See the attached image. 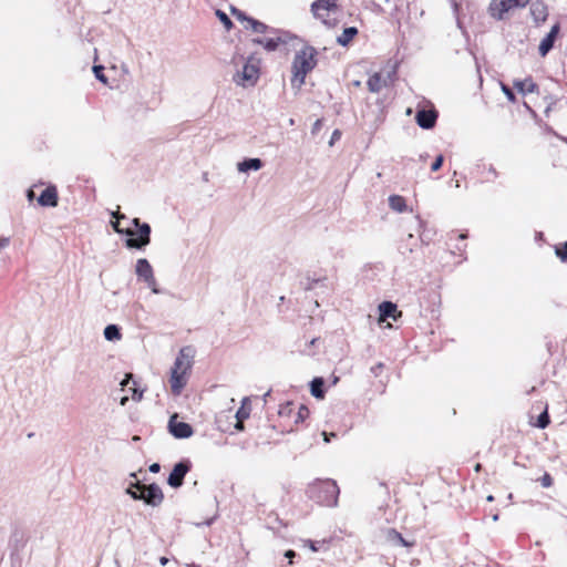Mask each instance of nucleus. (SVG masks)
<instances>
[{"label":"nucleus","mask_w":567,"mask_h":567,"mask_svg":"<svg viewBox=\"0 0 567 567\" xmlns=\"http://www.w3.org/2000/svg\"><path fill=\"white\" fill-rule=\"evenodd\" d=\"M113 219L111 220V226L115 233L125 235L127 238L125 239V246L130 249L144 250L147 245L151 243V226L147 223H142L140 218H133L131 220L132 225L136 228L133 230L130 227L122 228L120 226V219H125V215L113 212Z\"/></svg>","instance_id":"obj_1"},{"label":"nucleus","mask_w":567,"mask_h":567,"mask_svg":"<svg viewBox=\"0 0 567 567\" xmlns=\"http://www.w3.org/2000/svg\"><path fill=\"white\" fill-rule=\"evenodd\" d=\"M194 351L190 347L181 349L171 371V389L175 395L181 394L187 383L186 374L193 365Z\"/></svg>","instance_id":"obj_2"},{"label":"nucleus","mask_w":567,"mask_h":567,"mask_svg":"<svg viewBox=\"0 0 567 567\" xmlns=\"http://www.w3.org/2000/svg\"><path fill=\"white\" fill-rule=\"evenodd\" d=\"M317 50L311 45H305L299 50L292 61V85L300 87L305 83L306 75L317 65Z\"/></svg>","instance_id":"obj_3"},{"label":"nucleus","mask_w":567,"mask_h":567,"mask_svg":"<svg viewBox=\"0 0 567 567\" xmlns=\"http://www.w3.org/2000/svg\"><path fill=\"white\" fill-rule=\"evenodd\" d=\"M340 489L333 480H318L307 488L309 498L324 506H336Z\"/></svg>","instance_id":"obj_4"},{"label":"nucleus","mask_w":567,"mask_h":567,"mask_svg":"<svg viewBox=\"0 0 567 567\" xmlns=\"http://www.w3.org/2000/svg\"><path fill=\"white\" fill-rule=\"evenodd\" d=\"M269 37L256 38L252 40L255 44L264 47L268 52L276 51L279 45L288 43L292 35L289 32L275 29L268 34Z\"/></svg>","instance_id":"obj_5"},{"label":"nucleus","mask_w":567,"mask_h":567,"mask_svg":"<svg viewBox=\"0 0 567 567\" xmlns=\"http://www.w3.org/2000/svg\"><path fill=\"white\" fill-rule=\"evenodd\" d=\"M529 0H492L488 7L491 17L496 20H503L505 13L514 8L525 7Z\"/></svg>","instance_id":"obj_6"},{"label":"nucleus","mask_w":567,"mask_h":567,"mask_svg":"<svg viewBox=\"0 0 567 567\" xmlns=\"http://www.w3.org/2000/svg\"><path fill=\"white\" fill-rule=\"evenodd\" d=\"M192 463L188 460H183L176 463L168 475L167 484L173 488H178L183 485L186 474L190 471Z\"/></svg>","instance_id":"obj_7"},{"label":"nucleus","mask_w":567,"mask_h":567,"mask_svg":"<svg viewBox=\"0 0 567 567\" xmlns=\"http://www.w3.org/2000/svg\"><path fill=\"white\" fill-rule=\"evenodd\" d=\"M141 493L144 496L142 497L141 501H143L146 505H151L153 507L161 505L164 499L163 491L156 483H152L148 485L142 484Z\"/></svg>","instance_id":"obj_8"},{"label":"nucleus","mask_w":567,"mask_h":567,"mask_svg":"<svg viewBox=\"0 0 567 567\" xmlns=\"http://www.w3.org/2000/svg\"><path fill=\"white\" fill-rule=\"evenodd\" d=\"M337 9L336 0H316L311 4V12L317 19H320L323 24L327 27H333L336 24L334 20H329L324 18L321 11H334Z\"/></svg>","instance_id":"obj_9"},{"label":"nucleus","mask_w":567,"mask_h":567,"mask_svg":"<svg viewBox=\"0 0 567 567\" xmlns=\"http://www.w3.org/2000/svg\"><path fill=\"white\" fill-rule=\"evenodd\" d=\"M258 76H259V69H258V66L256 64L251 63L250 60H248L244 64L243 71L238 72L234 76V80L238 84H243V85L250 84V85H254L256 83V81L258 80Z\"/></svg>","instance_id":"obj_10"},{"label":"nucleus","mask_w":567,"mask_h":567,"mask_svg":"<svg viewBox=\"0 0 567 567\" xmlns=\"http://www.w3.org/2000/svg\"><path fill=\"white\" fill-rule=\"evenodd\" d=\"M168 431L175 439H188L194 430L190 424L177 421V414H173L168 421Z\"/></svg>","instance_id":"obj_11"},{"label":"nucleus","mask_w":567,"mask_h":567,"mask_svg":"<svg viewBox=\"0 0 567 567\" xmlns=\"http://www.w3.org/2000/svg\"><path fill=\"white\" fill-rule=\"evenodd\" d=\"M439 113L435 109H420L416 111L415 121L423 130H431L435 126Z\"/></svg>","instance_id":"obj_12"},{"label":"nucleus","mask_w":567,"mask_h":567,"mask_svg":"<svg viewBox=\"0 0 567 567\" xmlns=\"http://www.w3.org/2000/svg\"><path fill=\"white\" fill-rule=\"evenodd\" d=\"M560 24L555 23L546 37L542 40L538 51L542 56H546L549 51L554 48L555 41L559 34Z\"/></svg>","instance_id":"obj_13"},{"label":"nucleus","mask_w":567,"mask_h":567,"mask_svg":"<svg viewBox=\"0 0 567 567\" xmlns=\"http://www.w3.org/2000/svg\"><path fill=\"white\" fill-rule=\"evenodd\" d=\"M58 192L55 186H48L38 198L39 205L43 207H55L58 205Z\"/></svg>","instance_id":"obj_14"},{"label":"nucleus","mask_w":567,"mask_h":567,"mask_svg":"<svg viewBox=\"0 0 567 567\" xmlns=\"http://www.w3.org/2000/svg\"><path fill=\"white\" fill-rule=\"evenodd\" d=\"M135 274L141 281L151 279L154 276L153 268L146 258H140L136 261Z\"/></svg>","instance_id":"obj_15"},{"label":"nucleus","mask_w":567,"mask_h":567,"mask_svg":"<svg viewBox=\"0 0 567 567\" xmlns=\"http://www.w3.org/2000/svg\"><path fill=\"white\" fill-rule=\"evenodd\" d=\"M379 315L380 320H386L389 318H392L394 320L398 319V317L401 316V312L398 311V307L392 301H383L379 305Z\"/></svg>","instance_id":"obj_16"},{"label":"nucleus","mask_w":567,"mask_h":567,"mask_svg":"<svg viewBox=\"0 0 567 567\" xmlns=\"http://www.w3.org/2000/svg\"><path fill=\"white\" fill-rule=\"evenodd\" d=\"M514 87L522 94L538 92V85L533 81L532 78L525 80H515L513 82Z\"/></svg>","instance_id":"obj_17"},{"label":"nucleus","mask_w":567,"mask_h":567,"mask_svg":"<svg viewBox=\"0 0 567 567\" xmlns=\"http://www.w3.org/2000/svg\"><path fill=\"white\" fill-rule=\"evenodd\" d=\"M262 166L264 162L260 158H245L237 164V169L240 173H248L249 171H259Z\"/></svg>","instance_id":"obj_18"},{"label":"nucleus","mask_w":567,"mask_h":567,"mask_svg":"<svg viewBox=\"0 0 567 567\" xmlns=\"http://www.w3.org/2000/svg\"><path fill=\"white\" fill-rule=\"evenodd\" d=\"M530 14L536 22H544L547 19V6L543 1H535L530 6Z\"/></svg>","instance_id":"obj_19"},{"label":"nucleus","mask_w":567,"mask_h":567,"mask_svg":"<svg viewBox=\"0 0 567 567\" xmlns=\"http://www.w3.org/2000/svg\"><path fill=\"white\" fill-rule=\"evenodd\" d=\"M310 393L316 399H323L326 394L324 380L321 377H316L310 382Z\"/></svg>","instance_id":"obj_20"},{"label":"nucleus","mask_w":567,"mask_h":567,"mask_svg":"<svg viewBox=\"0 0 567 567\" xmlns=\"http://www.w3.org/2000/svg\"><path fill=\"white\" fill-rule=\"evenodd\" d=\"M367 85L370 92L379 93L386 85V80L382 79L380 73H374L369 78Z\"/></svg>","instance_id":"obj_21"},{"label":"nucleus","mask_w":567,"mask_h":567,"mask_svg":"<svg viewBox=\"0 0 567 567\" xmlns=\"http://www.w3.org/2000/svg\"><path fill=\"white\" fill-rule=\"evenodd\" d=\"M357 34L358 29L355 27H348L343 30L341 35L337 38V42L342 47H347Z\"/></svg>","instance_id":"obj_22"},{"label":"nucleus","mask_w":567,"mask_h":567,"mask_svg":"<svg viewBox=\"0 0 567 567\" xmlns=\"http://www.w3.org/2000/svg\"><path fill=\"white\" fill-rule=\"evenodd\" d=\"M389 206L392 210H395L398 213H402L406 209L405 199L400 195H391L389 197Z\"/></svg>","instance_id":"obj_23"},{"label":"nucleus","mask_w":567,"mask_h":567,"mask_svg":"<svg viewBox=\"0 0 567 567\" xmlns=\"http://www.w3.org/2000/svg\"><path fill=\"white\" fill-rule=\"evenodd\" d=\"M103 333H104V338L107 341H117L122 338L121 330H120L118 326H116V324H107L104 328Z\"/></svg>","instance_id":"obj_24"},{"label":"nucleus","mask_w":567,"mask_h":567,"mask_svg":"<svg viewBox=\"0 0 567 567\" xmlns=\"http://www.w3.org/2000/svg\"><path fill=\"white\" fill-rule=\"evenodd\" d=\"M249 27L251 28V30L254 32L264 33V34H269L271 32V30H275V28H271V27L267 25L266 23L258 21L254 18L249 19Z\"/></svg>","instance_id":"obj_25"},{"label":"nucleus","mask_w":567,"mask_h":567,"mask_svg":"<svg viewBox=\"0 0 567 567\" xmlns=\"http://www.w3.org/2000/svg\"><path fill=\"white\" fill-rule=\"evenodd\" d=\"M388 539L390 542H393L395 544H400L401 546L403 547H410L412 546V543H409L408 540H405L402 535L396 532L395 529L391 528L388 530Z\"/></svg>","instance_id":"obj_26"},{"label":"nucleus","mask_w":567,"mask_h":567,"mask_svg":"<svg viewBox=\"0 0 567 567\" xmlns=\"http://www.w3.org/2000/svg\"><path fill=\"white\" fill-rule=\"evenodd\" d=\"M141 486H142V483L140 482H136V483H132L127 488H126V494L130 495L133 499L135 501H141L142 497H144L141 493Z\"/></svg>","instance_id":"obj_27"},{"label":"nucleus","mask_w":567,"mask_h":567,"mask_svg":"<svg viewBox=\"0 0 567 567\" xmlns=\"http://www.w3.org/2000/svg\"><path fill=\"white\" fill-rule=\"evenodd\" d=\"M247 401H248V398H245L243 400V405L240 406V409L236 413L238 422H240L244 419H247L249 416V410H246V408H245V404H246ZM236 429L243 430V426L239 425V423H237Z\"/></svg>","instance_id":"obj_28"},{"label":"nucleus","mask_w":567,"mask_h":567,"mask_svg":"<svg viewBox=\"0 0 567 567\" xmlns=\"http://www.w3.org/2000/svg\"><path fill=\"white\" fill-rule=\"evenodd\" d=\"M550 423V417H549V414L547 412V410L543 411L538 417H537V421L535 423V425L538 427V429H546Z\"/></svg>","instance_id":"obj_29"},{"label":"nucleus","mask_w":567,"mask_h":567,"mask_svg":"<svg viewBox=\"0 0 567 567\" xmlns=\"http://www.w3.org/2000/svg\"><path fill=\"white\" fill-rule=\"evenodd\" d=\"M216 16L220 20V22L224 24L226 30H230L233 28V25H234L233 21L230 20V18L224 11L217 10L216 11Z\"/></svg>","instance_id":"obj_30"},{"label":"nucleus","mask_w":567,"mask_h":567,"mask_svg":"<svg viewBox=\"0 0 567 567\" xmlns=\"http://www.w3.org/2000/svg\"><path fill=\"white\" fill-rule=\"evenodd\" d=\"M555 254L561 261H567V243L557 245Z\"/></svg>","instance_id":"obj_31"},{"label":"nucleus","mask_w":567,"mask_h":567,"mask_svg":"<svg viewBox=\"0 0 567 567\" xmlns=\"http://www.w3.org/2000/svg\"><path fill=\"white\" fill-rule=\"evenodd\" d=\"M309 414H310L309 409L306 405L301 404L297 412L295 422L296 423L303 422L309 416Z\"/></svg>","instance_id":"obj_32"},{"label":"nucleus","mask_w":567,"mask_h":567,"mask_svg":"<svg viewBox=\"0 0 567 567\" xmlns=\"http://www.w3.org/2000/svg\"><path fill=\"white\" fill-rule=\"evenodd\" d=\"M93 72H94L95 78L99 81H101L102 83H106L107 82V78L104 74V66L103 65H94L93 66Z\"/></svg>","instance_id":"obj_33"},{"label":"nucleus","mask_w":567,"mask_h":567,"mask_svg":"<svg viewBox=\"0 0 567 567\" xmlns=\"http://www.w3.org/2000/svg\"><path fill=\"white\" fill-rule=\"evenodd\" d=\"M231 13L237 20L246 21L248 24H249V19H252L251 17H248L244 11H241L237 8H231Z\"/></svg>","instance_id":"obj_34"},{"label":"nucleus","mask_w":567,"mask_h":567,"mask_svg":"<svg viewBox=\"0 0 567 567\" xmlns=\"http://www.w3.org/2000/svg\"><path fill=\"white\" fill-rule=\"evenodd\" d=\"M501 85H502V91L506 95L507 100L509 102H512V103H515L516 102V95L513 92V90L508 85H506L504 83H501Z\"/></svg>","instance_id":"obj_35"},{"label":"nucleus","mask_w":567,"mask_h":567,"mask_svg":"<svg viewBox=\"0 0 567 567\" xmlns=\"http://www.w3.org/2000/svg\"><path fill=\"white\" fill-rule=\"evenodd\" d=\"M144 282L152 290L153 293L158 295L162 292L161 289L157 288L155 276H153L151 279L145 280Z\"/></svg>","instance_id":"obj_36"},{"label":"nucleus","mask_w":567,"mask_h":567,"mask_svg":"<svg viewBox=\"0 0 567 567\" xmlns=\"http://www.w3.org/2000/svg\"><path fill=\"white\" fill-rule=\"evenodd\" d=\"M443 163H444V156L442 154L437 155L431 165V171L437 172L442 167Z\"/></svg>","instance_id":"obj_37"},{"label":"nucleus","mask_w":567,"mask_h":567,"mask_svg":"<svg viewBox=\"0 0 567 567\" xmlns=\"http://www.w3.org/2000/svg\"><path fill=\"white\" fill-rule=\"evenodd\" d=\"M291 412H292V403L287 402L286 404L280 406L278 413L280 416H289Z\"/></svg>","instance_id":"obj_38"},{"label":"nucleus","mask_w":567,"mask_h":567,"mask_svg":"<svg viewBox=\"0 0 567 567\" xmlns=\"http://www.w3.org/2000/svg\"><path fill=\"white\" fill-rule=\"evenodd\" d=\"M539 481L543 487L548 488L553 485V477L548 473H545Z\"/></svg>","instance_id":"obj_39"},{"label":"nucleus","mask_w":567,"mask_h":567,"mask_svg":"<svg viewBox=\"0 0 567 567\" xmlns=\"http://www.w3.org/2000/svg\"><path fill=\"white\" fill-rule=\"evenodd\" d=\"M384 368V364L382 362H379L377 363L375 365H373L371 368V372L375 375V377H379L381 371L383 370Z\"/></svg>","instance_id":"obj_40"},{"label":"nucleus","mask_w":567,"mask_h":567,"mask_svg":"<svg viewBox=\"0 0 567 567\" xmlns=\"http://www.w3.org/2000/svg\"><path fill=\"white\" fill-rule=\"evenodd\" d=\"M130 390H132V399L134 401H141L142 400V396H143V392L142 391H138L136 388H131Z\"/></svg>","instance_id":"obj_41"},{"label":"nucleus","mask_w":567,"mask_h":567,"mask_svg":"<svg viewBox=\"0 0 567 567\" xmlns=\"http://www.w3.org/2000/svg\"><path fill=\"white\" fill-rule=\"evenodd\" d=\"M320 281V279H311V278H307V282L303 284L305 285V289L306 290H311L315 286V284H318Z\"/></svg>","instance_id":"obj_42"},{"label":"nucleus","mask_w":567,"mask_h":567,"mask_svg":"<svg viewBox=\"0 0 567 567\" xmlns=\"http://www.w3.org/2000/svg\"><path fill=\"white\" fill-rule=\"evenodd\" d=\"M131 381H133L134 385L136 384V382L133 380V375L128 373L125 375L124 380L121 382L122 388L124 389L125 386H127Z\"/></svg>","instance_id":"obj_43"},{"label":"nucleus","mask_w":567,"mask_h":567,"mask_svg":"<svg viewBox=\"0 0 567 567\" xmlns=\"http://www.w3.org/2000/svg\"><path fill=\"white\" fill-rule=\"evenodd\" d=\"M341 136V132L339 130H336L333 131L332 135H331V140L329 142L330 145H333V143L339 140Z\"/></svg>","instance_id":"obj_44"},{"label":"nucleus","mask_w":567,"mask_h":567,"mask_svg":"<svg viewBox=\"0 0 567 567\" xmlns=\"http://www.w3.org/2000/svg\"><path fill=\"white\" fill-rule=\"evenodd\" d=\"M322 436L326 443H329L332 437H336L334 433L322 432Z\"/></svg>","instance_id":"obj_45"},{"label":"nucleus","mask_w":567,"mask_h":567,"mask_svg":"<svg viewBox=\"0 0 567 567\" xmlns=\"http://www.w3.org/2000/svg\"><path fill=\"white\" fill-rule=\"evenodd\" d=\"M161 471V465L158 463H153L150 465V472L158 473Z\"/></svg>","instance_id":"obj_46"},{"label":"nucleus","mask_w":567,"mask_h":567,"mask_svg":"<svg viewBox=\"0 0 567 567\" xmlns=\"http://www.w3.org/2000/svg\"><path fill=\"white\" fill-rule=\"evenodd\" d=\"M321 125H322V121L321 120H317L315 122L313 126H312V133L318 132L320 130Z\"/></svg>","instance_id":"obj_47"},{"label":"nucleus","mask_w":567,"mask_h":567,"mask_svg":"<svg viewBox=\"0 0 567 567\" xmlns=\"http://www.w3.org/2000/svg\"><path fill=\"white\" fill-rule=\"evenodd\" d=\"M9 245V238H0V250L6 248Z\"/></svg>","instance_id":"obj_48"},{"label":"nucleus","mask_w":567,"mask_h":567,"mask_svg":"<svg viewBox=\"0 0 567 567\" xmlns=\"http://www.w3.org/2000/svg\"><path fill=\"white\" fill-rule=\"evenodd\" d=\"M296 556V553L291 549L287 550L285 553V557H287L289 559V563L291 564V559Z\"/></svg>","instance_id":"obj_49"},{"label":"nucleus","mask_w":567,"mask_h":567,"mask_svg":"<svg viewBox=\"0 0 567 567\" xmlns=\"http://www.w3.org/2000/svg\"><path fill=\"white\" fill-rule=\"evenodd\" d=\"M167 563H168V558H167V557H164V556H163V557H161V558H159V564H161L162 566L167 565Z\"/></svg>","instance_id":"obj_50"},{"label":"nucleus","mask_w":567,"mask_h":567,"mask_svg":"<svg viewBox=\"0 0 567 567\" xmlns=\"http://www.w3.org/2000/svg\"><path fill=\"white\" fill-rule=\"evenodd\" d=\"M309 544H310V548H311L312 551H317L318 550V547L316 546L315 542L309 540Z\"/></svg>","instance_id":"obj_51"},{"label":"nucleus","mask_w":567,"mask_h":567,"mask_svg":"<svg viewBox=\"0 0 567 567\" xmlns=\"http://www.w3.org/2000/svg\"><path fill=\"white\" fill-rule=\"evenodd\" d=\"M269 395H270V390L264 394V396H262L264 402H267V399Z\"/></svg>","instance_id":"obj_52"},{"label":"nucleus","mask_w":567,"mask_h":567,"mask_svg":"<svg viewBox=\"0 0 567 567\" xmlns=\"http://www.w3.org/2000/svg\"><path fill=\"white\" fill-rule=\"evenodd\" d=\"M214 519H215V517L209 518V519H207L204 524H205V525H207V526H209V525H212V524H213Z\"/></svg>","instance_id":"obj_53"},{"label":"nucleus","mask_w":567,"mask_h":567,"mask_svg":"<svg viewBox=\"0 0 567 567\" xmlns=\"http://www.w3.org/2000/svg\"><path fill=\"white\" fill-rule=\"evenodd\" d=\"M127 400H128V399H127V396L122 398V400H121V404H122V405H125V403L127 402Z\"/></svg>","instance_id":"obj_54"},{"label":"nucleus","mask_w":567,"mask_h":567,"mask_svg":"<svg viewBox=\"0 0 567 567\" xmlns=\"http://www.w3.org/2000/svg\"><path fill=\"white\" fill-rule=\"evenodd\" d=\"M481 468H482V465H481L480 463H477V464L475 465V471H476V472H480V471H481Z\"/></svg>","instance_id":"obj_55"},{"label":"nucleus","mask_w":567,"mask_h":567,"mask_svg":"<svg viewBox=\"0 0 567 567\" xmlns=\"http://www.w3.org/2000/svg\"><path fill=\"white\" fill-rule=\"evenodd\" d=\"M489 172H492V174H494L495 176H497V172H496V169H495L493 166L489 168Z\"/></svg>","instance_id":"obj_56"},{"label":"nucleus","mask_w":567,"mask_h":567,"mask_svg":"<svg viewBox=\"0 0 567 567\" xmlns=\"http://www.w3.org/2000/svg\"><path fill=\"white\" fill-rule=\"evenodd\" d=\"M415 221L417 223V225H419V226H421L422 220L420 219V217H419V216H416V217H415Z\"/></svg>","instance_id":"obj_57"},{"label":"nucleus","mask_w":567,"mask_h":567,"mask_svg":"<svg viewBox=\"0 0 567 567\" xmlns=\"http://www.w3.org/2000/svg\"><path fill=\"white\" fill-rule=\"evenodd\" d=\"M487 501L488 502H493L494 501V496L493 495L487 496Z\"/></svg>","instance_id":"obj_58"},{"label":"nucleus","mask_w":567,"mask_h":567,"mask_svg":"<svg viewBox=\"0 0 567 567\" xmlns=\"http://www.w3.org/2000/svg\"><path fill=\"white\" fill-rule=\"evenodd\" d=\"M317 340H318L317 338H313V339L310 341V344H315Z\"/></svg>","instance_id":"obj_59"},{"label":"nucleus","mask_w":567,"mask_h":567,"mask_svg":"<svg viewBox=\"0 0 567 567\" xmlns=\"http://www.w3.org/2000/svg\"><path fill=\"white\" fill-rule=\"evenodd\" d=\"M31 194H32V192H31V190H28L29 199H31Z\"/></svg>","instance_id":"obj_60"},{"label":"nucleus","mask_w":567,"mask_h":567,"mask_svg":"<svg viewBox=\"0 0 567 567\" xmlns=\"http://www.w3.org/2000/svg\"><path fill=\"white\" fill-rule=\"evenodd\" d=\"M493 519H494V520H497V519H498V515H497V514H496V515H494V516H493Z\"/></svg>","instance_id":"obj_61"},{"label":"nucleus","mask_w":567,"mask_h":567,"mask_svg":"<svg viewBox=\"0 0 567 567\" xmlns=\"http://www.w3.org/2000/svg\"><path fill=\"white\" fill-rule=\"evenodd\" d=\"M455 187H460V182L458 181H456Z\"/></svg>","instance_id":"obj_62"},{"label":"nucleus","mask_w":567,"mask_h":567,"mask_svg":"<svg viewBox=\"0 0 567 567\" xmlns=\"http://www.w3.org/2000/svg\"><path fill=\"white\" fill-rule=\"evenodd\" d=\"M134 441H138L140 440V436H134L133 437Z\"/></svg>","instance_id":"obj_63"},{"label":"nucleus","mask_w":567,"mask_h":567,"mask_svg":"<svg viewBox=\"0 0 567 567\" xmlns=\"http://www.w3.org/2000/svg\"><path fill=\"white\" fill-rule=\"evenodd\" d=\"M189 567H198V566H196L195 564H193V565H190Z\"/></svg>","instance_id":"obj_64"}]
</instances>
